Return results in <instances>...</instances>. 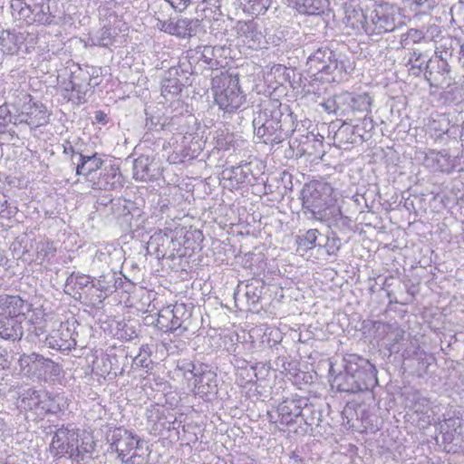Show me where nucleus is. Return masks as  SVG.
Returning <instances> with one entry per match:
<instances>
[{
	"mask_svg": "<svg viewBox=\"0 0 464 464\" xmlns=\"http://www.w3.org/2000/svg\"><path fill=\"white\" fill-rule=\"evenodd\" d=\"M22 104H16L14 125L25 123L33 128L44 126L49 121V113L43 103L33 102L30 95L24 94Z\"/></svg>",
	"mask_w": 464,
	"mask_h": 464,
	"instance_id": "nucleus-8",
	"label": "nucleus"
},
{
	"mask_svg": "<svg viewBox=\"0 0 464 464\" xmlns=\"http://www.w3.org/2000/svg\"><path fill=\"white\" fill-rule=\"evenodd\" d=\"M75 164L76 175L83 177L84 180L92 187L99 175L98 170L103 169L104 161L102 156L95 152L92 155L79 154V160Z\"/></svg>",
	"mask_w": 464,
	"mask_h": 464,
	"instance_id": "nucleus-19",
	"label": "nucleus"
},
{
	"mask_svg": "<svg viewBox=\"0 0 464 464\" xmlns=\"http://www.w3.org/2000/svg\"><path fill=\"white\" fill-rule=\"evenodd\" d=\"M15 113L12 114L6 106H0V127H5L8 123L14 124Z\"/></svg>",
	"mask_w": 464,
	"mask_h": 464,
	"instance_id": "nucleus-52",
	"label": "nucleus"
},
{
	"mask_svg": "<svg viewBox=\"0 0 464 464\" xmlns=\"http://www.w3.org/2000/svg\"><path fill=\"white\" fill-rule=\"evenodd\" d=\"M211 89L217 105L227 112L236 111L246 102L239 87L238 76L227 71H219L212 75Z\"/></svg>",
	"mask_w": 464,
	"mask_h": 464,
	"instance_id": "nucleus-3",
	"label": "nucleus"
},
{
	"mask_svg": "<svg viewBox=\"0 0 464 464\" xmlns=\"http://www.w3.org/2000/svg\"><path fill=\"white\" fill-rule=\"evenodd\" d=\"M425 38L423 31L411 28L401 35L400 44L401 48L407 49L411 44H419Z\"/></svg>",
	"mask_w": 464,
	"mask_h": 464,
	"instance_id": "nucleus-42",
	"label": "nucleus"
},
{
	"mask_svg": "<svg viewBox=\"0 0 464 464\" xmlns=\"http://www.w3.org/2000/svg\"><path fill=\"white\" fill-rule=\"evenodd\" d=\"M199 27L198 19L179 18L173 23L172 35L180 38L192 37L198 34Z\"/></svg>",
	"mask_w": 464,
	"mask_h": 464,
	"instance_id": "nucleus-28",
	"label": "nucleus"
},
{
	"mask_svg": "<svg viewBox=\"0 0 464 464\" xmlns=\"http://www.w3.org/2000/svg\"><path fill=\"white\" fill-rule=\"evenodd\" d=\"M78 433L73 430L61 427L53 432L52 442L50 444V452L57 458L68 455L70 459L73 458L77 450Z\"/></svg>",
	"mask_w": 464,
	"mask_h": 464,
	"instance_id": "nucleus-12",
	"label": "nucleus"
},
{
	"mask_svg": "<svg viewBox=\"0 0 464 464\" xmlns=\"http://www.w3.org/2000/svg\"><path fill=\"white\" fill-rule=\"evenodd\" d=\"M311 411V407L304 398L287 399L283 401L277 407V413L282 424L289 425L300 418L305 424L311 425L305 418L304 412Z\"/></svg>",
	"mask_w": 464,
	"mask_h": 464,
	"instance_id": "nucleus-13",
	"label": "nucleus"
},
{
	"mask_svg": "<svg viewBox=\"0 0 464 464\" xmlns=\"http://www.w3.org/2000/svg\"><path fill=\"white\" fill-rule=\"evenodd\" d=\"M333 188L330 184L314 182L306 184L302 189L303 208L309 218L324 221L328 218V208L332 202Z\"/></svg>",
	"mask_w": 464,
	"mask_h": 464,
	"instance_id": "nucleus-4",
	"label": "nucleus"
},
{
	"mask_svg": "<svg viewBox=\"0 0 464 464\" xmlns=\"http://www.w3.org/2000/svg\"><path fill=\"white\" fill-rule=\"evenodd\" d=\"M139 353L145 357L150 358V355H151L150 347L149 345L141 346Z\"/></svg>",
	"mask_w": 464,
	"mask_h": 464,
	"instance_id": "nucleus-60",
	"label": "nucleus"
},
{
	"mask_svg": "<svg viewBox=\"0 0 464 464\" xmlns=\"http://www.w3.org/2000/svg\"><path fill=\"white\" fill-rule=\"evenodd\" d=\"M165 1L168 2L175 10H177L179 12L184 11L191 2V0H165Z\"/></svg>",
	"mask_w": 464,
	"mask_h": 464,
	"instance_id": "nucleus-54",
	"label": "nucleus"
},
{
	"mask_svg": "<svg viewBox=\"0 0 464 464\" xmlns=\"http://www.w3.org/2000/svg\"><path fill=\"white\" fill-rule=\"evenodd\" d=\"M235 28L241 43L248 48L256 50L264 44L262 28L255 20L239 21Z\"/></svg>",
	"mask_w": 464,
	"mask_h": 464,
	"instance_id": "nucleus-17",
	"label": "nucleus"
},
{
	"mask_svg": "<svg viewBox=\"0 0 464 464\" xmlns=\"http://www.w3.org/2000/svg\"><path fill=\"white\" fill-rule=\"evenodd\" d=\"M173 23H174L173 20H168V21L158 20L156 26L160 31L169 34H172Z\"/></svg>",
	"mask_w": 464,
	"mask_h": 464,
	"instance_id": "nucleus-55",
	"label": "nucleus"
},
{
	"mask_svg": "<svg viewBox=\"0 0 464 464\" xmlns=\"http://www.w3.org/2000/svg\"><path fill=\"white\" fill-rule=\"evenodd\" d=\"M11 8L27 24L51 21L49 0H12Z\"/></svg>",
	"mask_w": 464,
	"mask_h": 464,
	"instance_id": "nucleus-10",
	"label": "nucleus"
},
{
	"mask_svg": "<svg viewBox=\"0 0 464 464\" xmlns=\"http://www.w3.org/2000/svg\"><path fill=\"white\" fill-rule=\"evenodd\" d=\"M173 333L178 332L181 334L191 329L192 314L185 304H175L171 305Z\"/></svg>",
	"mask_w": 464,
	"mask_h": 464,
	"instance_id": "nucleus-26",
	"label": "nucleus"
},
{
	"mask_svg": "<svg viewBox=\"0 0 464 464\" xmlns=\"http://www.w3.org/2000/svg\"><path fill=\"white\" fill-rule=\"evenodd\" d=\"M31 304L19 295H0V337L5 340H20L26 328L30 334L40 336L42 326L34 323Z\"/></svg>",
	"mask_w": 464,
	"mask_h": 464,
	"instance_id": "nucleus-1",
	"label": "nucleus"
},
{
	"mask_svg": "<svg viewBox=\"0 0 464 464\" xmlns=\"http://www.w3.org/2000/svg\"><path fill=\"white\" fill-rule=\"evenodd\" d=\"M289 7L307 15H319L328 6V0H283Z\"/></svg>",
	"mask_w": 464,
	"mask_h": 464,
	"instance_id": "nucleus-27",
	"label": "nucleus"
},
{
	"mask_svg": "<svg viewBox=\"0 0 464 464\" xmlns=\"http://www.w3.org/2000/svg\"><path fill=\"white\" fill-rule=\"evenodd\" d=\"M56 252V248L53 246V242L50 241H43L39 242L36 246L37 258L42 261L45 259H49L54 256Z\"/></svg>",
	"mask_w": 464,
	"mask_h": 464,
	"instance_id": "nucleus-48",
	"label": "nucleus"
},
{
	"mask_svg": "<svg viewBox=\"0 0 464 464\" xmlns=\"http://www.w3.org/2000/svg\"><path fill=\"white\" fill-rule=\"evenodd\" d=\"M345 18L347 24L353 29H363L365 32L370 31L371 24L367 22V16L361 8L352 5L345 8Z\"/></svg>",
	"mask_w": 464,
	"mask_h": 464,
	"instance_id": "nucleus-30",
	"label": "nucleus"
},
{
	"mask_svg": "<svg viewBox=\"0 0 464 464\" xmlns=\"http://www.w3.org/2000/svg\"><path fill=\"white\" fill-rule=\"evenodd\" d=\"M340 248V239L332 238V240L328 239L327 243V253L329 255H334Z\"/></svg>",
	"mask_w": 464,
	"mask_h": 464,
	"instance_id": "nucleus-57",
	"label": "nucleus"
},
{
	"mask_svg": "<svg viewBox=\"0 0 464 464\" xmlns=\"http://www.w3.org/2000/svg\"><path fill=\"white\" fill-rule=\"evenodd\" d=\"M20 407L24 410H41L45 412H54L58 405L49 394L44 391L33 388L25 390L21 395Z\"/></svg>",
	"mask_w": 464,
	"mask_h": 464,
	"instance_id": "nucleus-15",
	"label": "nucleus"
},
{
	"mask_svg": "<svg viewBox=\"0 0 464 464\" xmlns=\"http://www.w3.org/2000/svg\"><path fill=\"white\" fill-rule=\"evenodd\" d=\"M154 174L151 171L149 158L139 157L133 162V178L136 180L146 181L150 179Z\"/></svg>",
	"mask_w": 464,
	"mask_h": 464,
	"instance_id": "nucleus-36",
	"label": "nucleus"
},
{
	"mask_svg": "<svg viewBox=\"0 0 464 464\" xmlns=\"http://www.w3.org/2000/svg\"><path fill=\"white\" fill-rule=\"evenodd\" d=\"M404 19L402 9L397 5L376 3L371 14V30L377 34L391 33L404 25Z\"/></svg>",
	"mask_w": 464,
	"mask_h": 464,
	"instance_id": "nucleus-6",
	"label": "nucleus"
},
{
	"mask_svg": "<svg viewBox=\"0 0 464 464\" xmlns=\"http://www.w3.org/2000/svg\"><path fill=\"white\" fill-rule=\"evenodd\" d=\"M111 448L118 454L124 464H144L146 462L143 451V441L137 440L127 430L118 428L112 432Z\"/></svg>",
	"mask_w": 464,
	"mask_h": 464,
	"instance_id": "nucleus-5",
	"label": "nucleus"
},
{
	"mask_svg": "<svg viewBox=\"0 0 464 464\" xmlns=\"http://www.w3.org/2000/svg\"><path fill=\"white\" fill-rule=\"evenodd\" d=\"M427 62L424 53L418 49H414L410 53L407 65L410 66L409 70L412 74L419 75L425 71Z\"/></svg>",
	"mask_w": 464,
	"mask_h": 464,
	"instance_id": "nucleus-38",
	"label": "nucleus"
},
{
	"mask_svg": "<svg viewBox=\"0 0 464 464\" xmlns=\"http://www.w3.org/2000/svg\"><path fill=\"white\" fill-rule=\"evenodd\" d=\"M0 48L4 54H14L16 53L15 36L9 32H2L0 35Z\"/></svg>",
	"mask_w": 464,
	"mask_h": 464,
	"instance_id": "nucleus-47",
	"label": "nucleus"
},
{
	"mask_svg": "<svg viewBox=\"0 0 464 464\" xmlns=\"http://www.w3.org/2000/svg\"><path fill=\"white\" fill-rule=\"evenodd\" d=\"M419 360H421L423 363H426L427 366L430 365V362H428L427 354L424 351H419L416 353Z\"/></svg>",
	"mask_w": 464,
	"mask_h": 464,
	"instance_id": "nucleus-62",
	"label": "nucleus"
},
{
	"mask_svg": "<svg viewBox=\"0 0 464 464\" xmlns=\"http://www.w3.org/2000/svg\"><path fill=\"white\" fill-rule=\"evenodd\" d=\"M356 142V136L354 134V127L343 123L335 132L334 136V143L338 148H343L345 145Z\"/></svg>",
	"mask_w": 464,
	"mask_h": 464,
	"instance_id": "nucleus-35",
	"label": "nucleus"
},
{
	"mask_svg": "<svg viewBox=\"0 0 464 464\" xmlns=\"http://www.w3.org/2000/svg\"><path fill=\"white\" fill-rule=\"evenodd\" d=\"M253 127L256 137L266 144H279L288 136L282 122L275 118L268 119L266 111L258 112L254 118Z\"/></svg>",
	"mask_w": 464,
	"mask_h": 464,
	"instance_id": "nucleus-9",
	"label": "nucleus"
},
{
	"mask_svg": "<svg viewBox=\"0 0 464 464\" xmlns=\"http://www.w3.org/2000/svg\"><path fill=\"white\" fill-rule=\"evenodd\" d=\"M222 48L215 47L211 45H200L197 46L195 49H191L188 52V57L189 58V63L192 61L197 63H202L207 68L214 70L218 69L219 65V62L218 60V53H220ZM218 70L213 73L215 74Z\"/></svg>",
	"mask_w": 464,
	"mask_h": 464,
	"instance_id": "nucleus-22",
	"label": "nucleus"
},
{
	"mask_svg": "<svg viewBox=\"0 0 464 464\" xmlns=\"http://www.w3.org/2000/svg\"><path fill=\"white\" fill-rule=\"evenodd\" d=\"M172 312H171V305L163 307L158 314V318L156 321V326L165 332H171L173 333V321H172Z\"/></svg>",
	"mask_w": 464,
	"mask_h": 464,
	"instance_id": "nucleus-41",
	"label": "nucleus"
},
{
	"mask_svg": "<svg viewBox=\"0 0 464 464\" xmlns=\"http://www.w3.org/2000/svg\"><path fill=\"white\" fill-rule=\"evenodd\" d=\"M106 118H107V115L103 111H97L95 112V120L98 122L106 123L107 122Z\"/></svg>",
	"mask_w": 464,
	"mask_h": 464,
	"instance_id": "nucleus-59",
	"label": "nucleus"
},
{
	"mask_svg": "<svg viewBox=\"0 0 464 464\" xmlns=\"http://www.w3.org/2000/svg\"><path fill=\"white\" fill-rule=\"evenodd\" d=\"M94 448L95 442L93 441L92 438L91 436L84 437L82 440L81 445H79V442H77V450H75L72 459L80 463L86 459H92L91 455L93 452Z\"/></svg>",
	"mask_w": 464,
	"mask_h": 464,
	"instance_id": "nucleus-37",
	"label": "nucleus"
},
{
	"mask_svg": "<svg viewBox=\"0 0 464 464\" xmlns=\"http://www.w3.org/2000/svg\"><path fill=\"white\" fill-rule=\"evenodd\" d=\"M91 41L93 45L102 47H108L111 45L114 41V34L112 29L110 27L102 28L99 32H97L95 36L91 38Z\"/></svg>",
	"mask_w": 464,
	"mask_h": 464,
	"instance_id": "nucleus-45",
	"label": "nucleus"
},
{
	"mask_svg": "<svg viewBox=\"0 0 464 464\" xmlns=\"http://www.w3.org/2000/svg\"><path fill=\"white\" fill-rule=\"evenodd\" d=\"M318 233L317 229H309L303 236H298L295 240L298 249L307 251L314 248Z\"/></svg>",
	"mask_w": 464,
	"mask_h": 464,
	"instance_id": "nucleus-46",
	"label": "nucleus"
},
{
	"mask_svg": "<svg viewBox=\"0 0 464 464\" xmlns=\"http://www.w3.org/2000/svg\"><path fill=\"white\" fill-rule=\"evenodd\" d=\"M460 54L461 57H459V62H462L464 65V43L460 44Z\"/></svg>",
	"mask_w": 464,
	"mask_h": 464,
	"instance_id": "nucleus-64",
	"label": "nucleus"
},
{
	"mask_svg": "<svg viewBox=\"0 0 464 464\" xmlns=\"http://www.w3.org/2000/svg\"><path fill=\"white\" fill-rule=\"evenodd\" d=\"M179 70L175 67H171L166 72L165 76L161 82V93L164 96L178 95L182 89V83L178 78Z\"/></svg>",
	"mask_w": 464,
	"mask_h": 464,
	"instance_id": "nucleus-29",
	"label": "nucleus"
},
{
	"mask_svg": "<svg viewBox=\"0 0 464 464\" xmlns=\"http://www.w3.org/2000/svg\"><path fill=\"white\" fill-rule=\"evenodd\" d=\"M458 44L455 39L447 35L440 38L435 47V56H442L443 59L448 60L453 55L455 46Z\"/></svg>",
	"mask_w": 464,
	"mask_h": 464,
	"instance_id": "nucleus-39",
	"label": "nucleus"
},
{
	"mask_svg": "<svg viewBox=\"0 0 464 464\" xmlns=\"http://www.w3.org/2000/svg\"><path fill=\"white\" fill-rule=\"evenodd\" d=\"M372 98L367 92L363 93H351L344 92L338 95L334 101V111L337 113L341 111V113H344L346 109H343L342 105L346 104L347 107L353 112L368 113L371 111L372 105Z\"/></svg>",
	"mask_w": 464,
	"mask_h": 464,
	"instance_id": "nucleus-14",
	"label": "nucleus"
},
{
	"mask_svg": "<svg viewBox=\"0 0 464 464\" xmlns=\"http://www.w3.org/2000/svg\"><path fill=\"white\" fill-rule=\"evenodd\" d=\"M7 208V199L4 194L0 193V213L4 212Z\"/></svg>",
	"mask_w": 464,
	"mask_h": 464,
	"instance_id": "nucleus-61",
	"label": "nucleus"
},
{
	"mask_svg": "<svg viewBox=\"0 0 464 464\" xmlns=\"http://www.w3.org/2000/svg\"><path fill=\"white\" fill-rule=\"evenodd\" d=\"M349 357L350 361H353V366L357 368L353 373L355 384L359 386L357 392L372 391L378 384L377 371L374 365L355 354H350Z\"/></svg>",
	"mask_w": 464,
	"mask_h": 464,
	"instance_id": "nucleus-11",
	"label": "nucleus"
},
{
	"mask_svg": "<svg viewBox=\"0 0 464 464\" xmlns=\"http://www.w3.org/2000/svg\"><path fill=\"white\" fill-rule=\"evenodd\" d=\"M300 144L302 145L301 150L304 153H310L308 150L311 144H313L314 148H316L317 146H323L322 140H319L313 132H308L306 135H302L300 139Z\"/></svg>",
	"mask_w": 464,
	"mask_h": 464,
	"instance_id": "nucleus-49",
	"label": "nucleus"
},
{
	"mask_svg": "<svg viewBox=\"0 0 464 464\" xmlns=\"http://www.w3.org/2000/svg\"><path fill=\"white\" fill-rule=\"evenodd\" d=\"M250 169L248 165L235 166L223 171L224 179L230 180L233 185H240L249 181Z\"/></svg>",
	"mask_w": 464,
	"mask_h": 464,
	"instance_id": "nucleus-32",
	"label": "nucleus"
},
{
	"mask_svg": "<svg viewBox=\"0 0 464 464\" xmlns=\"http://www.w3.org/2000/svg\"><path fill=\"white\" fill-rule=\"evenodd\" d=\"M196 392L201 396L217 393L215 375L208 372L200 374L195 380Z\"/></svg>",
	"mask_w": 464,
	"mask_h": 464,
	"instance_id": "nucleus-31",
	"label": "nucleus"
},
{
	"mask_svg": "<svg viewBox=\"0 0 464 464\" xmlns=\"http://www.w3.org/2000/svg\"><path fill=\"white\" fill-rule=\"evenodd\" d=\"M425 78L431 87H443L444 84L450 85L449 74L450 72V66L448 60H445L440 55V57L434 56L430 58L425 65Z\"/></svg>",
	"mask_w": 464,
	"mask_h": 464,
	"instance_id": "nucleus-16",
	"label": "nucleus"
},
{
	"mask_svg": "<svg viewBox=\"0 0 464 464\" xmlns=\"http://www.w3.org/2000/svg\"><path fill=\"white\" fill-rule=\"evenodd\" d=\"M263 290L264 284L259 280H253L244 285V296L249 306L255 307L258 304Z\"/></svg>",
	"mask_w": 464,
	"mask_h": 464,
	"instance_id": "nucleus-34",
	"label": "nucleus"
},
{
	"mask_svg": "<svg viewBox=\"0 0 464 464\" xmlns=\"http://www.w3.org/2000/svg\"><path fill=\"white\" fill-rule=\"evenodd\" d=\"M272 0H244V11L254 15L265 14L270 7Z\"/></svg>",
	"mask_w": 464,
	"mask_h": 464,
	"instance_id": "nucleus-40",
	"label": "nucleus"
},
{
	"mask_svg": "<svg viewBox=\"0 0 464 464\" xmlns=\"http://www.w3.org/2000/svg\"><path fill=\"white\" fill-rule=\"evenodd\" d=\"M20 364L22 367L28 366L31 370L39 371L40 374H53L57 375L60 372V367L57 363L43 355L33 353L30 354H23L20 357Z\"/></svg>",
	"mask_w": 464,
	"mask_h": 464,
	"instance_id": "nucleus-23",
	"label": "nucleus"
},
{
	"mask_svg": "<svg viewBox=\"0 0 464 464\" xmlns=\"http://www.w3.org/2000/svg\"><path fill=\"white\" fill-rule=\"evenodd\" d=\"M121 186V174L119 169L110 165L105 166L92 184L93 189L111 190Z\"/></svg>",
	"mask_w": 464,
	"mask_h": 464,
	"instance_id": "nucleus-25",
	"label": "nucleus"
},
{
	"mask_svg": "<svg viewBox=\"0 0 464 464\" xmlns=\"http://www.w3.org/2000/svg\"><path fill=\"white\" fill-rule=\"evenodd\" d=\"M440 431L441 434L442 442L445 444V449L448 451L452 450L449 447L450 444L460 446L463 441L462 438V423L459 418L445 419L440 423Z\"/></svg>",
	"mask_w": 464,
	"mask_h": 464,
	"instance_id": "nucleus-20",
	"label": "nucleus"
},
{
	"mask_svg": "<svg viewBox=\"0 0 464 464\" xmlns=\"http://www.w3.org/2000/svg\"><path fill=\"white\" fill-rule=\"evenodd\" d=\"M306 66L312 76L322 73L330 76V81L340 82L353 71L354 63L344 53H336L325 46L309 54Z\"/></svg>",
	"mask_w": 464,
	"mask_h": 464,
	"instance_id": "nucleus-2",
	"label": "nucleus"
},
{
	"mask_svg": "<svg viewBox=\"0 0 464 464\" xmlns=\"http://www.w3.org/2000/svg\"><path fill=\"white\" fill-rule=\"evenodd\" d=\"M49 348L59 351H71L76 346L74 329L70 327L68 322L61 323L58 329L53 330L45 338Z\"/></svg>",
	"mask_w": 464,
	"mask_h": 464,
	"instance_id": "nucleus-18",
	"label": "nucleus"
},
{
	"mask_svg": "<svg viewBox=\"0 0 464 464\" xmlns=\"http://www.w3.org/2000/svg\"><path fill=\"white\" fill-rule=\"evenodd\" d=\"M133 366L146 369L147 371L152 369V361L150 358L145 357L141 354H138L133 359Z\"/></svg>",
	"mask_w": 464,
	"mask_h": 464,
	"instance_id": "nucleus-53",
	"label": "nucleus"
},
{
	"mask_svg": "<svg viewBox=\"0 0 464 464\" xmlns=\"http://www.w3.org/2000/svg\"><path fill=\"white\" fill-rule=\"evenodd\" d=\"M92 283L93 282L89 276L75 272L72 273V275L67 278V285H73L80 295V291H83L89 286L92 287Z\"/></svg>",
	"mask_w": 464,
	"mask_h": 464,
	"instance_id": "nucleus-44",
	"label": "nucleus"
},
{
	"mask_svg": "<svg viewBox=\"0 0 464 464\" xmlns=\"http://www.w3.org/2000/svg\"><path fill=\"white\" fill-rule=\"evenodd\" d=\"M171 242L169 236L161 230L155 232L148 242V249L152 250L158 258L166 256L165 245Z\"/></svg>",
	"mask_w": 464,
	"mask_h": 464,
	"instance_id": "nucleus-33",
	"label": "nucleus"
},
{
	"mask_svg": "<svg viewBox=\"0 0 464 464\" xmlns=\"http://www.w3.org/2000/svg\"><path fill=\"white\" fill-rule=\"evenodd\" d=\"M405 332L400 327H395L392 329V331L390 333V338L392 340V343H390V351L392 353H398L400 351L397 344L403 340Z\"/></svg>",
	"mask_w": 464,
	"mask_h": 464,
	"instance_id": "nucleus-50",
	"label": "nucleus"
},
{
	"mask_svg": "<svg viewBox=\"0 0 464 464\" xmlns=\"http://www.w3.org/2000/svg\"><path fill=\"white\" fill-rule=\"evenodd\" d=\"M413 408L416 412H423L429 408V400L425 397H419L415 401Z\"/></svg>",
	"mask_w": 464,
	"mask_h": 464,
	"instance_id": "nucleus-56",
	"label": "nucleus"
},
{
	"mask_svg": "<svg viewBox=\"0 0 464 464\" xmlns=\"http://www.w3.org/2000/svg\"><path fill=\"white\" fill-rule=\"evenodd\" d=\"M424 165L432 171L450 173L454 169V162L447 150H429L424 158Z\"/></svg>",
	"mask_w": 464,
	"mask_h": 464,
	"instance_id": "nucleus-24",
	"label": "nucleus"
},
{
	"mask_svg": "<svg viewBox=\"0 0 464 464\" xmlns=\"http://www.w3.org/2000/svg\"><path fill=\"white\" fill-rule=\"evenodd\" d=\"M343 368V372L334 377L332 386L335 387L340 392L357 393L359 386L355 384L356 381L353 375L357 368L353 366V361H350L349 356L344 358Z\"/></svg>",
	"mask_w": 464,
	"mask_h": 464,
	"instance_id": "nucleus-21",
	"label": "nucleus"
},
{
	"mask_svg": "<svg viewBox=\"0 0 464 464\" xmlns=\"http://www.w3.org/2000/svg\"><path fill=\"white\" fill-rule=\"evenodd\" d=\"M92 282V288H96L101 292H112L115 289V275L113 273L102 275Z\"/></svg>",
	"mask_w": 464,
	"mask_h": 464,
	"instance_id": "nucleus-43",
	"label": "nucleus"
},
{
	"mask_svg": "<svg viewBox=\"0 0 464 464\" xmlns=\"http://www.w3.org/2000/svg\"><path fill=\"white\" fill-rule=\"evenodd\" d=\"M407 2L410 9L418 14L425 7L430 9L432 6L433 0H407Z\"/></svg>",
	"mask_w": 464,
	"mask_h": 464,
	"instance_id": "nucleus-51",
	"label": "nucleus"
},
{
	"mask_svg": "<svg viewBox=\"0 0 464 464\" xmlns=\"http://www.w3.org/2000/svg\"><path fill=\"white\" fill-rule=\"evenodd\" d=\"M5 413L0 412V431H3L5 429Z\"/></svg>",
	"mask_w": 464,
	"mask_h": 464,
	"instance_id": "nucleus-63",
	"label": "nucleus"
},
{
	"mask_svg": "<svg viewBox=\"0 0 464 464\" xmlns=\"http://www.w3.org/2000/svg\"><path fill=\"white\" fill-rule=\"evenodd\" d=\"M63 153L71 155V160L73 163H75L74 158H77L79 160V154H82L81 152H76L73 147L70 144V142H67V145L63 146Z\"/></svg>",
	"mask_w": 464,
	"mask_h": 464,
	"instance_id": "nucleus-58",
	"label": "nucleus"
},
{
	"mask_svg": "<svg viewBox=\"0 0 464 464\" xmlns=\"http://www.w3.org/2000/svg\"><path fill=\"white\" fill-rule=\"evenodd\" d=\"M98 77V70L94 67H77L72 72L71 79L64 87L65 92H71L68 99L77 104L84 103L87 101V95L92 92V89L99 85Z\"/></svg>",
	"mask_w": 464,
	"mask_h": 464,
	"instance_id": "nucleus-7",
	"label": "nucleus"
}]
</instances>
